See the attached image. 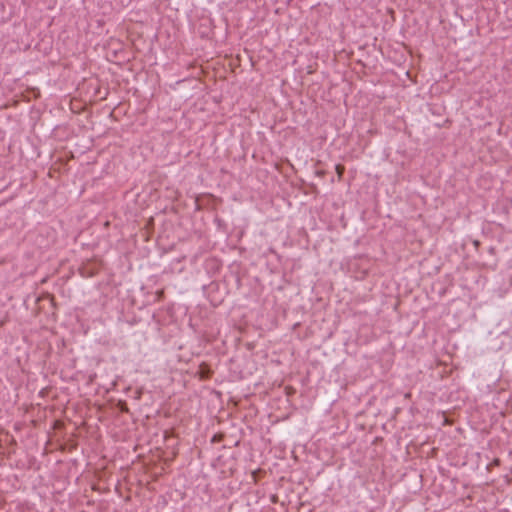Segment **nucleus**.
<instances>
[{
  "mask_svg": "<svg viewBox=\"0 0 512 512\" xmlns=\"http://www.w3.org/2000/svg\"><path fill=\"white\" fill-rule=\"evenodd\" d=\"M93 377H96V374H93V376H90V380H93Z\"/></svg>",
  "mask_w": 512,
  "mask_h": 512,
  "instance_id": "6e6552de",
  "label": "nucleus"
},
{
  "mask_svg": "<svg viewBox=\"0 0 512 512\" xmlns=\"http://www.w3.org/2000/svg\"><path fill=\"white\" fill-rule=\"evenodd\" d=\"M156 296H157V300L158 301H161L164 297V291L163 290H159L156 292Z\"/></svg>",
  "mask_w": 512,
  "mask_h": 512,
  "instance_id": "7ed1b4c3",
  "label": "nucleus"
},
{
  "mask_svg": "<svg viewBox=\"0 0 512 512\" xmlns=\"http://www.w3.org/2000/svg\"><path fill=\"white\" fill-rule=\"evenodd\" d=\"M335 169H336V172L339 175V177H341L345 171L344 166L341 164L336 165Z\"/></svg>",
  "mask_w": 512,
  "mask_h": 512,
  "instance_id": "f03ea898",
  "label": "nucleus"
},
{
  "mask_svg": "<svg viewBox=\"0 0 512 512\" xmlns=\"http://www.w3.org/2000/svg\"><path fill=\"white\" fill-rule=\"evenodd\" d=\"M212 370L206 363H201L199 366L198 374L201 379H209L212 375Z\"/></svg>",
  "mask_w": 512,
  "mask_h": 512,
  "instance_id": "f257e3e1",
  "label": "nucleus"
},
{
  "mask_svg": "<svg viewBox=\"0 0 512 512\" xmlns=\"http://www.w3.org/2000/svg\"><path fill=\"white\" fill-rule=\"evenodd\" d=\"M121 406V412L128 413L127 405L125 403H121Z\"/></svg>",
  "mask_w": 512,
  "mask_h": 512,
  "instance_id": "20e7f679",
  "label": "nucleus"
},
{
  "mask_svg": "<svg viewBox=\"0 0 512 512\" xmlns=\"http://www.w3.org/2000/svg\"><path fill=\"white\" fill-rule=\"evenodd\" d=\"M499 466L500 465V460L499 459H494L493 462L490 464V466Z\"/></svg>",
  "mask_w": 512,
  "mask_h": 512,
  "instance_id": "39448f33",
  "label": "nucleus"
},
{
  "mask_svg": "<svg viewBox=\"0 0 512 512\" xmlns=\"http://www.w3.org/2000/svg\"><path fill=\"white\" fill-rule=\"evenodd\" d=\"M443 419H444L443 424H452L453 423L452 421H450L451 418L445 417Z\"/></svg>",
  "mask_w": 512,
  "mask_h": 512,
  "instance_id": "423d86ee",
  "label": "nucleus"
},
{
  "mask_svg": "<svg viewBox=\"0 0 512 512\" xmlns=\"http://www.w3.org/2000/svg\"><path fill=\"white\" fill-rule=\"evenodd\" d=\"M93 377H96V374H93V376H90V380H93Z\"/></svg>",
  "mask_w": 512,
  "mask_h": 512,
  "instance_id": "0eeeda50",
  "label": "nucleus"
}]
</instances>
